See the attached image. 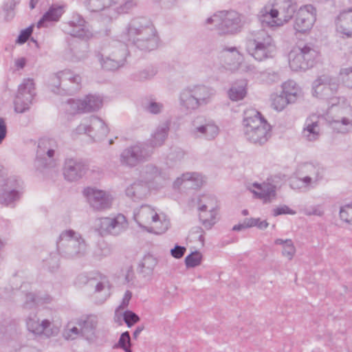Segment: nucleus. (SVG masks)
Here are the masks:
<instances>
[{
	"label": "nucleus",
	"mask_w": 352,
	"mask_h": 352,
	"mask_svg": "<svg viewBox=\"0 0 352 352\" xmlns=\"http://www.w3.org/2000/svg\"><path fill=\"white\" fill-rule=\"evenodd\" d=\"M278 14V9H274L271 6H264L258 15V20L263 28L252 32L247 38L246 50L258 61L271 58L275 54L276 51L275 41L265 28H274L283 25V22L277 18Z\"/></svg>",
	"instance_id": "obj_1"
},
{
	"label": "nucleus",
	"mask_w": 352,
	"mask_h": 352,
	"mask_svg": "<svg viewBox=\"0 0 352 352\" xmlns=\"http://www.w3.org/2000/svg\"><path fill=\"white\" fill-rule=\"evenodd\" d=\"M127 41L138 49L150 52L159 43L157 31L152 23L144 17L133 19L126 28Z\"/></svg>",
	"instance_id": "obj_2"
},
{
	"label": "nucleus",
	"mask_w": 352,
	"mask_h": 352,
	"mask_svg": "<svg viewBox=\"0 0 352 352\" xmlns=\"http://www.w3.org/2000/svg\"><path fill=\"white\" fill-rule=\"evenodd\" d=\"M243 124L245 138L252 144L261 146L270 138L271 126L255 109L245 111Z\"/></svg>",
	"instance_id": "obj_3"
},
{
	"label": "nucleus",
	"mask_w": 352,
	"mask_h": 352,
	"mask_svg": "<svg viewBox=\"0 0 352 352\" xmlns=\"http://www.w3.org/2000/svg\"><path fill=\"white\" fill-rule=\"evenodd\" d=\"M23 192V181L16 175H8L7 169L0 164V204L13 208Z\"/></svg>",
	"instance_id": "obj_4"
},
{
	"label": "nucleus",
	"mask_w": 352,
	"mask_h": 352,
	"mask_svg": "<svg viewBox=\"0 0 352 352\" xmlns=\"http://www.w3.org/2000/svg\"><path fill=\"white\" fill-rule=\"evenodd\" d=\"M215 91L208 86L197 85L188 86L179 94V104L182 109L192 113L211 102Z\"/></svg>",
	"instance_id": "obj_5"
},
{
	"label": "nucleus",
	"mask_w": 352,
	"mask_h": 352,
	"mask_svg": "<svg viewBox=\"0 0 352 352\" xmlns=\"http://www.w3.org/2000/svg\"><path fill=\"white\" fill-rule=\"evenodd\" d=\"M56 246L59 254L67 259L83 256L87 248L84 239L73 230L62 232L57 241Z\"/></svg>",
	"instance_id": "obj_6"
},
{
	"label": "nucleus",
	"mask_w": 352,
	"mask_h": 352,
	"mask_svg": "<svg viewBox=\"0 0 352 352\" xmlns=\"http://www.w3.org/2000/svg\"><path fill=\"white\" fill-rule=\"evenodd\" d=\"M82 78L70 69L58 72L51 76L50 86L52 91L59 95H72L81 88Z\"/></svg>",
	"instance_id": "obj_7"
},
{
	"label": "nucleus",
	"mask_w": 352,
	"mask_h": 352,
	"mask_svg": "<svg viewBox=\"0 0 352 352\" xmlns=\"http://www.w3.org/2000/svg\"><path fill=\"white\" fill-rule=\"evenodd\" d=\"M335 109L336 115L329 121L331 128L337 133H346L352 129V107L345 98L336 101Z\"/></svg>",
	"instance_id": "obj_8"
},
{
	"label": "nucleus",
	"mask_w": 352,
	"mask_h": 352,
	"mask_svg": "<svg viewBox=\"0 0 352 352\" xmlns=\"http://www.w3.org/2000/svg\"><path fill=\"white\" fill-rule=\"evenodd\" d=\"M301 168L302 172L306 175L300 179H292L289 184L292 188H300L298 183H302L304 187L314 188L324 178V168L319 164L306 163Z\"/></svg>",
	"instance_id": "obj_9"
},
{
	"label": "nucleus",
	"mask_w": 352,
	"mask_h": 352,
	"mask_svg": "<svg viewBox=\"0 0 352 352\" xmlns=\"http://www.w3.org/2000/svg\"><path fill=\"white\" fill-rule=\"evenodd\" d=\"M126 217L118 214L112 217H102L95 220L94 227L95 230L102 236L111 234L119 235L127 228Z\"/></svg>",
	"instance_id": "obj_10"
},
{
	"label": "nucleus",
	"mask_w": 352,
	"mask_h": 352,
	"mask_svg": "<svg viewBox=\"0 0 352 352\" xmlns=\"http://www.w3.org/2000/svg\"><path fill=\"white\" fill-rule=\"evenodd\" d=\"M152 155V148L145 142L138 143L124 149L120 155L122 164L133 167Z\"/></svg>",
	"instance_id": "obj_11"
},
{
	"label": "nucleus",
	"mask_w": 352,
	"mask_h": 352,
	"mask_svg": "<svg viewBox=\"0 0 352 352\" xmlns=\"http://www.w3.org/2000/svg\"><path fill=\"white\" fill-rule=\"evenodd\" d=\"M127 47L124 43H116L111 48L110 52L104 57L99 55V60L102 67L108 71H116L123 67L128 56Z\"/></svg>",
	"instance_id": "obj_12"
},
{
	"label": "nucleus",
	"mask_w": 352,
	"mask_h": 352,
	"mask_svg": "<svg viewBox=\"0 0 352 352\" xmlns=\"http://www.w3.org/2000/svg\"><path fill=\"white\" fill-rule=\"evenodd\" d=\"M317 56L316 51L309 45L298 48V52L293 51L289 55V64L292 70L298 72L312 67Z\"/></svg>",
	"instance_id": "obj_13"
},
{
	"label": "nucleus",
	"mask_w": 352,
	"mask_h": 352,
	"mask_svg": "<svg viewBox=\"0 0 352 352\" xmlns=\"http://www.w3.org/2000/svg\"><path fill=\"white\" fill-rule=\"evenodd\" d=\"M35 96V85L33 79H23L19 86L18 91L14 100V111L16 113H22L29 110Z\"/></svg>",
	"instance_id": "obj_14"
},
{
	"label": "nucleus",
	"mask_w": 352,
	"mask_h": 352,
	"mask_svg": "<svg viewBox=\"0 0 352 352\" xmlns=\"http://www.w3.org/2000/svg\"><path fill=\"white\" fill-rule=\"evenodd\" d=\"M338 89V84L325 76L319 77L313 83L314 96L322 100H329L331 107L336 104V100H340V97L334 96Z\"/></svg>",
	"instance_id": "obj_15"
},
{
	"label": "nucleus",
	"mask_w": 352,
	"mask_h": 352,
	"mask_svg": "<svg viewBox=\"0 0 352 352\" xmlns=\"http://www.w3.org/2000/svg\"><path fill=\"white\" fill-rule=\"evenodd\" d=\"M219 126L212 119L197 117L192 122L191 134L197 138L212 141L219 135Z\"/></svg>",
	"instance_id": "obj_16"
},
{
	"label": "nucleus",
	"mask_w": 352,
	"mask_h": 352,
	"mask_svg": "<svg viewBox=\"0 0 352 352\" xmlns=\"http://www.w3.org/2000/svg\"><path fill=\"white\" fill-rule=\"evenodd\" d=\"M67 111L71 114L87 113L98 110L102 105L100 96L89 94L82 100L69 99Z\"/></svg>",
	"instance_id": "obj_17"
},
{
	"label": "nucleus",
	"mask_w": 352,
	"mask_h": 352,
	"mask_svg": "<svg viewBox=\"0 0 352 352\" xmlns=\"http://www.w3.org/2000/svg\"><path fill=\"white\" fill-rule=\"evenodd\" d=\"M83 195L94 210H104L111 208L112 198L103 190L87 187L84 189Z\"/></svg>",
	"instance_id": "obj_18"
},
{
	"label": "nucleus",
	"mask_w": 352,
	"mask_h": 352,
	"mask_svg": "<svg viewBox=\"0 0 352 352\" xmlns=\"http://www.w3.org/2000/svg\"><path fill=\"white\" fill-rule=\"evenodd\" d=\"M88 166L81 160L67 158L65 160L63 175L69 182H76L81 179L87 173Z\"/></svg>",
	"instance_id": "obj_19"
},
{
	"label": "nucleus",
	"mask_w": 352,
	"mask_h": 352,
	"mask_svg": "<svg viewBox=\"0 0 352 352\" xmlns=\"http://www.w3.org/2000/svg\"><path fill=\"white\" fill-rule=\"evenodd\" d=\"M315 20V9L311 5L301 7L296 14L294 29L298 32H305L311 28Z\"/></svg>",
	"instance_id": "obj_20"
},
{
	"label": "nucleus",
	"mask_w": 352,
	"mask_h": 352,
	"mask_svg": "<svg viewBox=\"0 0 352 352\" xmlns=\"http://www.w3.org/2000/svg\"><path fill=\"white\" fill-rule=\"evenodd\" d=\"M222 19L219 24V28L223 33L234 34L240 31L241 28V19L240 14L234 10L222 11Z\"/></svg>",
	"instance_id": "obj_21"
},
{
	"label": "nucleus",
	"mask_w": 352,
	"mask_h": 352,
	"mask_svg": "<svg viewBox=\"0 0 352 352\" xmlns=\"http://www.w3.org/2000/svg\"><path fill=\"white\" fill-rule=\"evenodd\" d=\"M58 142L51 138L44 137L41 138L38 140L37 150H36V158L37 159H53L56 153L58 151Z\"/></svg>",
	"instance_id": "obj_22"
},
{
	"label": "nucleus",
	"mask_w": 352,
	"mask_h": 352,
	"mask_svg": "<svg viewBox=\"0 0 352 352\" xmlns=\"http://www.w3.org/2000/svg\"><path fill=\"white\" fill-rule=\"evenodd\" d=\"M133 219L140 227L148 232L151 230L146 225L151 221L156 223L160 219L157 213L147 205L142 206L138 212H135Z\"/></svg>",
	"instance_id": "obj_23"
},
{
	"label": "nucleus",
	"mask_w": 352,
	"mask_h": 352,
	"mask_svg": "<svg viewBox=\"0 0 352 352\" xmlns=\"http://www.w3.org/2000/svg\"><path fill=\"white\" fill-rule=\"evenodd\" d=\"M336 29L346 37H352V9L340 13L336 19Z\"/></svg>",
	"instance_id": "obj_24"
},
{
	"label": "nucleus",
	"mask_w": 352,
	"mask_h": 352,
	"mask_svg": "<svg viewBox=\"0 0 352 352\" xmlns=\"http://www.w3.org/2000/svg\"><path fill=\"white\" fill-rule=\"evenodd\" d=\"M90 136L95 141L104 138L109 133V128L101 118L92 116L89 118Z\"/></svg>",
	"instance_id": "obj_25"
},
{
	"label": "nucleus",
	"mask_w": 352,
	"mask_h": 352,
	"mask_svg": "<svg viewBox=\"0 0 352 352\" xmlns=\"http://www.w3.org/2000/svg\"><path fill=\"white\" fill-rule=\"evenodd\" d=\"M50 325V322L48 320H43L40 322L36 314H30L26 319L27 329L34 334L40 335L45 333L48 336L49 331L47 328Z\"/></svg>",
	"instance_id": "obj_26"
},
{
	"label": "nucleus",
	"mask_w": 352,
	"mask_h": 352,
	"mask_svg": "<svg viewBox=\"0 0 352 352\" xmlns=\"http://www.w3.org/2000/svg\"><path fill=\"white\" fill-rule=\"evenodd\" d=\"M65 5L52 4L37 23V27L45 26L46 22L58 21L65 11Z\"/></svg>",
	"instance_id": "obj_27"
},
{
	"label": "nucleus",
	"mask_w": 352,
	"mask_h": 352,
	"mask_svg": "<svg viewBox=\"0 0 352 352\" xmlns=\"http://www.w3.org/2000/svg\"><path fill=\"white\" fill-rule=\"evenodd\" d=\"M253 186L257 189L254 190L253 193L256 197L263 199L265 204L271 202L276 197V186L271 184L254 183Z\"/></svg>",
	"instance_id": "obj_28"
},
{
	"label": "nucleus",
	"mask_w": 352,
	"mask_h": 352,
	"mask_svg": "<svg viewBox=\"0 0 352 352\" xmlns=\"http://www.w3.org/2000/svg\"><path fill=\"white\" fill-rule=\"evenodd\" d=\"M320 126L318 118L309 117L306 119L302 135L308 141H315L319 138Z\"/></svg>",
	"instance_id": "obj_29"
},
{
	"label": "nucleus",
	"mask_w": 352,
	"mask_h": 352,
	"mask_svg": "<svg viewBox=\"0 0 352 352\" xmlns=\"http://www.w3.org/2000/svg\"><path fill=\"white\" fill-rule=\"evenodd\" d=\"M169 124L167 122L160 124L146 142L152 148V153L155 147L162 146L168 136Z\"/></svg>",
	"instance_id": "obj_30"
},
{
	"label": "nucleus",
	"mask_w": 352,
	"mask_h": 352,
	"mask_svg": "<svg viewBox=\"0 0 352 352\" xmlns=\"http://www.w3.org/2000/svg\"><path fill=\"white\" fill-rule=\"evenodd\" d=\"M77 26L72 29L69 25H62L63 31L72 37L78 38H89L91 36V33L86 28V21L85 19L76 21Z\"/></svg>",
	"instance_id": "obj_31"
},
{
	"label": "nucleus",
	"mask_w": 352,
	"mask_h": 352,
	"mask_svg": "<svg viewBox=\"0 0 352 352\" xmlns=\"http://www.w3.org/2000/svg\"><path fill=\"white\" fill-rule=\"evenodd\" d=\"M97 324V318L94 316H89L85 319L79 320L78 324L80 328L81 336L87 340L92 339L95 335Z\"/></svg>",
	"instance_id": "obj_32"
},
{
	"label": "nucleus",
	"mask_w": 352,
	"mask_h": 352,
	"mask_svg": "<svg viewBox=\"0 0 352 352\" xmlns=\"http://www.w3.org/2000/svg\"><path fill=\"white\" fill-rule=\"evenodd\" d=\"M203 180L197 173H187L183 174L181 177H178L174 182V186L179 188L183 184H185V187L197 188L202 185Z\"/></svg>",
	"instance_id": "obj_33"
},
{
	"label": "nucleus",
	"mask_w": 352,
	"mask_h": 352,
	"mask_svg": "<svg viewBox=\"0 0 352 352\" xmlns=\"http://www.w3.org/2000/svg\"><path fill=\"white\" fill-rule=\"evenodd\" d=\"M69 49L74 58L81 60L87 57L88 43L86 41L72 38L68 41Z\"/></svg>",
	"instance_id": "obj_34"
},
{
	"label": "nucleus",
	"mask_w": 352,
	"mask_h": 352,
	"mask_svg": "<svg viewBox=\"0 0 352 352\" xmlns=\"http://www.w3.org/2000/svg\"><path fill=\"white\" fill-rule=\"evenodd\" d=\"M276 5L279 13L283 15V21H289L297 10L298 6L295 0H276Z\"/></svg>",
	"instance_id": "obj_35"
},
{
	"label": "nucleus",
	"mask_w": 352,
	"mask_h": 352,
	"mask_svg": "<svg viewBox=\"0 0 352 352\" xmlns=\"http://www.w3.org/2000/svg\"><path fill=\"white\" fill-rule=\"evenodd\" d=\"M126 195L137 201L143 199L148 192V186L144 182H135L126 189Z\"/></svg>",
	"instance_id": "obj_36"
},
{
	"label": "nucleus",
	"mask_w": 352,
	"mask_h": 352,
	"mask_svg": "<svg viewBox=\"0 0 352 352\" xmlns=\"http://www.w3.org/2000/svg\"><path fill=\"white\" fill-rule=\"evenodd\" d=\"M282 87V93L293 103L302 96L301 88L294 80L286 81L283 84Z\"/></svg>",
	"instance_id": "obj_37"
},
{
	"label": "nucleus",
	"mask_w": 352,
	"mask_h": 352,
	"mask_svg": "<svg viewBox=\"0 0 352 352\" xmlns=\"http://www.w3.org/2000/svg\"><path fill=\"white\" fill-rule=\"evenodd\" d=\"M51 300V296L47 294H45L43 296H37L34 294L28 293L25 295L23 307L30 309L38 305L50 303Z\"/></svg>",
	"instance_id": "obj_38"
},
{
	"label": "nucleus",
	"mask_w": 352,
	"mask_h": 352,
	"mask_svg": "<svg viewBox=\"0 0 352 352\" xmlns=\"http://www.w3.org/2000/svg\"><path fill=\"white\" fill-rule=\"evenodd\" d=\"M199 210L206 211L209 210L212 214H214L217 212L218 207L217 201L213 195H204L199 199Z\"/></svg>",
	"instance_id": "obj_39"
},
{
	"label": "nucleus",
	"mask_w": 352,
	"mask_h": 352,
	"mask_svg": "<svg viewBox=\"0 0 352 352\" xmlns=\"http://www.w3.org/2000/svg\"><path fill=\"white\" fill-rule=\"evenodd\" d=\"M228 94L232 101L242 100L246 95L245 83L243 81L234 83L228 90Z\"/></svg>",
	"instance_id": "obj_40"
},
{
	"label": "nucleus",
	"mask_w": 352,
	"mask_h": 352,
	"mask_svg": "<svg viewBox=\"0 0 352 352\" xmlns=\"http://www.w3.org/2000/svg\"><path fill=\"white\" fill-rule=\"evenodd\" d=\"M157 263V260L151 254L145 255L140 263V272L146 274H151Z\"/></svg>",
	"instance_id": "obj_41"
},
{
	"label": "nucleus",
	"mask_w": 352,
	"mask_h": 352,
	"mask_svg": "<svg viewBox=\"0 0 352 352\" xmlns=\"http://www.w3.org/2000/svg\"><path fill=\"white\" fill-rule=\"evenodd\" d=\"M87 286L93 288L94 292H100L104 289L105 284L102 280L101 276L99 274L92 272H90V277Z\"/></svg>",
	"instance_id": "obj_42"
},
{
	"label": "nucleus",
	"mask_w": 352,
	"mask_h": 352,
	"mask_svg": "<svg viewBox=\"0 0 352 352\" xmlns=\"http://www.w3.org/2000/svg\"><path fill=\"white\" fill-rule=\"evenodd\" d=\"M20 2V0H8L3 6L2 10L4 13V19L6 21H11L14 16V8Z\"/></svg>",
	"instance_id": "obj_43"
},
{
	"label": "nucleus",
	"mask_w": 352,
	"mask_h": 352,
	"mask_svg": "<svg viewBox=\"0 0 352 352\" xmlns=\"http://www.w3.org/2000/svg\"><path fill=\"white\" fill-rule=\"evenodd\" d=\"M131 336L129 331L123 332L119 338L118 342L113 346L114 349L120 348L125 352H132L131 349Z\"/></svg>",
	"instance_id": "obj_44"
},
{
	"label": "nucleus",
	"mask_w": 352,
	"mask_h": 352,
	"mask_svg": "<svg viewBox=\"0 0 352 352\" xmlns=\"http://www.w3.org/2000/svg\"><path fill=\"white\" fill-rule=\"evenodd\" d=\"M217 212H214V215L209 210L200 211L199 219L202 225L207 229H210L216 223Z\"/></svg>",
	"instance_id": "obj_45"
},
{
	"label": "nucleus",
	"mask_w": 352,
	"mask_h": 352,
	"mask_svg": "<svg viewBox=\"0 0 352 352\" xmlns=\"http://www.w3.org/2000/svg\"><path fill=\"white\" fill-rule=\"evenodd\" d=\"M157 74V70L153 67H149L133 74V79L136 81H143L151 79Z\"/></svg>",
	"instance_id": "obj_46"
},
{
	"label": "nucleus",
	"mask_w": 352,
	"mask_h": 352,
	"mask_svg": "<svg viewBox=\"0 0 352 352\" xmlns=\"http://www.w3.org/2000/svg\"><path fill=\"white\" fill-rule=\"evenodd\" d=\"M289 103H292L283 93L272 98V105L274 109L280 111Z\"/></svg>",
	"instance_id": "obj_47"
},
{
	"label": "nucleus",
	"mask_w": 352,
	"mask_h": 352,
	"mask_svg": "<svg viewBox=\"0 0 352 352\" xmlns=\"http://www.w3.org/2000/svg\"><path fill=\"white\" fill-rule=\"evenodd\" d=\"M201 254L198 251H195L185 258V264L187 267H195L201 264Z\"/></svg>",
	"instance_id": "obj_48"
},
{
	"label": "nucleus",
	"mask_w": 352,
	"mask_h": 352,
	"mask_svg": "<svg viewBox=\"0 0 352 352\" xmlns=\"http://www.w3.org/2000/svg\"><path fill=\"white\" fill-rule=\"evenodd\" d=\"M141 175L145 180L144 182L147 183L158 175V169L153 164H148L141 171Z\"/></svg>",
	"instance_id": "obj_49"
},
{
	"label": "nucleus",
	"mask_w": 352,
	"mask_h": 352,
	"mask_svg": "<svg viewBox=\"0 0 352 352\" xmlns=\"http://www.w3.org/2000/svg\"><path fill=\"white\" fill-rule=\"evenodd\" d=\"M107 0H88L87 8L91 12H98L102 10L110 3H107Z\"/></svg>",
	"instance_id": "obj_50"
},
{
	"label": "nucleus",
	"mask_w": 352,
	"mask_h": 352,
	"mask_svg": "<svg viewBox=\"0 0 352 352\" xmlns=\"http://www.w3.org/2000/svg\"><path fill=\"white\" fill-rule=\"evenodd\" d=\"M340 217L343 221L352 224V204H347L340 208Z\"/></svg>",
	"instance_id": "obj_51"
},
{
	"label": "nucleus",
	"mask_w": 352,
	"mask_h": 352,
	"mask_svg": "<svg viewBox=\"0 0 352 352\" xmlns=\"http://www.w3.org/2000/svg\"><path fill=\"white\" fill-rule=\"evenodd\" d=\"M296 253V248L292 239H287L285 245L283 248L282 255L291 261Z\"/></svg>",
	"instance_id": "obj_52"
},
{
	"label": "nucleus",
	"mask_w": 352,
	"mask_h": 352,
	"mask_svg": "<svg viewBox=\"0 0 352 352\" xmlns=\"http://www.w3.org/2000/svg\"><path fill=\"white\" fill-rule=\"evenodd\" d=\"M248 228L256 227L260 230H265L269 223L265 220H261L260 218H249L246 219Z\"/></svg>",
	"instance_id": "obj_53"
},
{
	"label": "nucleus",
	"mask_w": 352,
	"mask_h": 352,
	"mask_svg": "<svg viewBox=\"0 0 352 352\" xmlns=\"http://www.w3.org/2000/svg\"><path fill=\"white\" fill-rule=\"evenodd\" d=\"M123 320L128 327H131L140 320V318L132 311L126 310L123 314Z\"/></svg>",
	"instance_id": "obj_54"
},
{
	"label": "nucleus",
	"mask_w": 352,
	"mask_h": 352,
	"mask_svg": "<svg viewBox=\"0 0 352 352\" xmlns=\"http://www.w3.org/2000/svg\"><path fill=\"white\" fill-rule=\"evenodd\" d=\"M340 74L344 85L349 88H352V68L342 69Z\"/></svg>",
	"instance_id": "obj_55"
},
{
	"label": "nucleus",
	"mask_w": 352,
	"mask_h": 352,
	"mask_svg": "<svg viewBox=\"0 0 352 352\" xmlns=\"http://www.w3.org/2000/svg\"><path fill=\"white\" fill-rule=\"evenodd\" d=\"M79 336H81L80 329H79L76 327H71L69 324L63 332V336L67 340H74Z\"/></svg>",
	"instance_id": "obj_56"
},
{
	"label": "nucleus",
	"mask_w": 352,
	"mask_h": 352,
	"mask_svg": "<svg viewBox=\"0 0 352 352\" xmlns=\"http://www.w3.org/2000/svg\"><path fill=\"white\" fill-rule=\"evenodd\" d=\"M44 265L50 272H53L59 267V261L56 256L50 255L49 258L43 261Z\"/></svg>",
	"instance_id": "obj_57"
},
{
	"label": "nucleus",
	"mask_w": 352,
	"mask_h": 352,
	"mask_svg": "<svg viewBox=\"0 0 352 352\" xmlns=\"http://www.w3.org/2000/svg\"><path fill=\"white\" fill-rule=\"evenodd\" d=\"M33 32V26L30 25L24 30H22L18 36L16 43L18 44H24L30 37Z\"/></svg>",
	"instance_id": "obj_58"
},
{
	"label": "nucleus",
	"mask_w": 352,
	"mask_h": 352,
	"mask_svg": "<svg viewBox=\"0 0 352 352\" xmlns=\"http://www.w3.org/2000/svg\"><path fill=\"white\" fill-rule=\"evenodd\" d=\"M296 213V212L291 208H289L286 205L280 206L274 209H273L272 214L274 217H277L282 214H292L294 215Z\"/></svg>",
	"instance_id": "obj_59"
},
{
	"label": "nucleus",
	"mask_w": 352,
	"mask_h": 352,
	"mask_svg": "<svg viewBox=\"0 0 352 352\" xmlns=\"http://www.w3.org/2000/svg\"><path fill=\"white\" fill-rule=\"evenodd\" d=\"M90 129H89V118L85 119L81 122L76 129L75 131L77 134H87L89 136H91L90 135Z\"/></svg>",
	"instance_id": "obj_60"
},
{
	"label": "nucleus",
	"mask_w": 352,
	"mask_h": 352,
	"mask_svg": "<svg viewBox=\"0 0 352 352\" xmlns=\"http://www.w3.org/2000/svg\"><path fill=\"white\" fill-rule=\"evenodd\" d=\"M163 104L155 101H151L146 107V110L153 114H157L161 112Z\"/></svg>",
	"instance_id": "obj_61"
},
{
	"label": "nucleus",
	"mask_w": 352,
	"mask_h": 352,
	"mask_svg": "<svg viewBox=\"0 0 352 352\" xmlns=\"http://www.w3.org/2000/svg\"><path fill=\"white\" fill-rule=\"evenodd\" d=\"M90 277L89 273H81L76 278L75 284L78 287H82L88 285L89 279Z\"/></svg>",
	"instance_id": "obj_62"
},
{
	"label": "nucleus",
	"mask_w": 352,
	"mask_h": 352,
	"mask_svg": "<svg viewBox=\"0 0 352 352\" xmlns=\"http://www.w3.org/2000/svg\"><path fill=\"white\" fill-rule=\"evenodd\" d=\"M186 251L185 247L175 245L174 248L170 250V254L175 258H181L184 255Z\"/></svg>",
	"instance_id": "obj_63"
},
{
	"label": "nucleus",
	"mask_w": 352,
	"mask_h": 352,
	"mask_svg": "<svg viewBox=\"0 0 352 352\" xmlns=\"http://www.w3.org/2000/svg\"><path fill=\"white\" fill-rule=\"evenodd\" d=\"M8 133V126L6 119L0 117V144L6 139Z\"/></svg>",
	"instance_id": "obj_64"
}]
</instances>
